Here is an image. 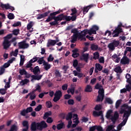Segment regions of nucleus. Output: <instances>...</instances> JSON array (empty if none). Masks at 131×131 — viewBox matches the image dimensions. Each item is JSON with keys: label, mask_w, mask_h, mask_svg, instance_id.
Returning <instances> with one entry per match:
<instances>
[{"label": "nucleus", "mask_w": 131, "mask_h": 131, "mask_svg": "<svg viewBox=\"0 0 131 131\" xmlns=\"http://www.w3.org/2000/svg\"><path fill=\"white\" fill-rule=\"evenodd\" d=\"M99 58H100V54L99 53V52H96L93 54L94 60H98V59H99Z\"/></svg>", "instance_id": "c85d7f7f"}, {"label": "nucleus", "mask_w": 131, "mask_h": 131, "mask_svg": "<svg viewBox=\"0 0 131 131\" xmlns=\"http://www.w3.org/2000/svg\"><path fill=\"white\" fill-rule=\"evenodd\" d=\"M3 46L4 50H8V49H9V48H10L11 46V44H10V41H9V40H7V39H4Z\"/></svg>", "instance_id": "2eb2a0df"}, {"label": "nucleus", "mask_w": 131, "mask_h": 131, "mask_svg": "<svg viewBox=\"0 0 131 131\" xmlns=\"http://www.w3.org/2000/svg\"><path fill=\"white\" fill-rule=\"evenodd\" d=\"M45 59H43V57H40L39 58V59L37 61V63L39 64L40 65H41V64L45 62Z\"/></svg>", "instance_id": "de8ad7c7"}, {"label": "nucleus", "mask_w": 131, "mask_h": 131, "mask_svg": "<svg viewBox=\"0 0 131 131\" xmlns=\"http://www.w3.org/2000/svg\"><path fill=\"white\" fill-rule=\"evenodd\" d=\"M78 65V60L77 59H75L73 63V66L74 68H76V67Z\"/></svg>", "instance_id": "4d7b16f0"}, {"label": "nucleus", "mask_w": 131, "mask_h": 131, "mask_svg": "<svg viewBox=\"0 0 131 131\" xmlns=\"http://www.w3.org/2000/svg\"><path fill=\"white\" fill-rule=\"evenodd\" d=\"M31 72L33 73L35 75H36L39 72L40 73V70L39 69V67L38 66L35 67L33 70H31Z\"/></svg>", "instance_id": "412c9836"}, {"label": "nucleus", "mask_w": 131, "mask_h": 131, "mask_svg": "<svg viewBox=\"0 0 131 131\" xmlns=\"http://www.w3.org/2000/svg\"><path fill=\"white\" fill-rule=\"evenodd\" d=\"M42 108V105L41 104H39L35 108V111L36 112H39L41 109Z\"/></svg>", "instance_id": "8fccbe9b"}, {"label": "nucleus", "mask_w": 131, "mask_h": 131, "mask_svg": "<svg viewBox=\"0 0 131 131\" xmlns=\"http://www.w3.org/2000/svg\"><path fill=\"white\" fill-rule=\"evenodd\" d=\"M29 82V80L27 79H25L24 80H22L20 81V84L21 85H24L25 84H27V83Z\"/></svg>", "instance_id": "37998d69"}, {"label": "nucleus", "mask_w": 131, "mask_h": 131, "mask_svg": "<svg viewBox=\"0 0 131 131\" xmlns=\"http://www.w3.org/2000/svg\"><path fill=\"white\" fill-rule=\"evenodd\" d=\"M18 47L19 49H28L29 48V44L26 43V41H23L18 42Z\"/></svg>", "instance_id": "1a4fd4ad"}, {"label": "nucleus", "mask_w": 131, "mask_h": 131, "mask_svg": "<svg viewBox=\"0 0 131 131\" xmlns=\"http://www.w3.org/2000/svg\"><path fill=\"white\" fill-rule=\"evenodd\" d=\"M18 130V127L17 125L13 124L10 127L9 131H17Z\"/></svg>", "instance_id": "58836bf2"}, {"label": "nucleus", "mask_w": 131, "mask_h": 131, "mask_svg": "<svg viewBox=\"0 0 131 131\" xmlns=\"http://www.w3.org/2000/svg\"><path fill=\"white\" fill-rule=\"evenodd\" d=\"M95 68L98 70V71H102L103 69V66H101L100 63H96Z\"/></svg>", "instance_id": "4c0bfd02"}, {"label": "nucleus", "mask_w": 131, "mask_h": 131, "mask_svg": "<svg viewBox=\"0 0 131 131\" xmlns=\"http://www.w3.org/2000/svg\"><path fill=\"white\" fill-rule=\"evenodd\" d=\"M90 35L92 34H97V31L94 30V29L91 28L90 30L86 31Z\"/></svg>", "instance_id": "cd10ccee"}, {"label": "nucleus", "mask_w": 131, "mask_h": 131, "mask_svg": "<svg viewBox=\"0 0 131 131\" xmlns=\"http://www.w3.org/2000/svg\"><path fill=\"white\" fill-rule=\"evenodd\" d=\"M96 129L98 131H104V130H103V127L101 126L96 125Z\"/></svg>", "instance_id": "774afa93"}, {"label": "nucleus", "mask_w": 131, "mask_h": 131, "mask_svg": "<svg viewBox=\"0 0 131 131\" xmlns=\"http://www.w3.org/2000/svg\"><path fill=\"white\" fill-rule=\"evenodd\" d=\"M75 88H76V85L74 84H72L71 85V88H69L67 90L68 94H71V95H74V92H75Z\"/></svg>", "instance_id": "ddd939ff"}, {"label": "nucleus", "mask_w": 131, "mask_h": 131, "mask_svg": "<svg viewBox=\"0 0 131 131\" xmlns=\"http://www.w3.org/2000/svg\"><path fill=\"white\" fill-rule=\"evenodd\" d=\"M74 116L76 117L75 121H73L74 123H76V124H78L79 123V120H78L77 114H74Z\"/></svg>", "instance_id": "49530a36"}, {"label": "nucleus", "mask_w": 131, "mask_h": 131, "mask_svg": "<svg viewBox=\"0 0 131 131\" xmlns=\"http://www.w3.org/2000/svg\"><path fill=\"white\" fill-rule=\"evenodd\" d=\"M78 38V36L77 34H74L72 36V39L71 40V42H72V43H74L76 42V41H77Z\"/></svg>", "instance_id": "aec40b11"}, {"label": "nucleus", "mask_w": 131, "mask_h": 131, "mask_svg": "<svg viewBox=\"0 0 131 131\" xmlns=\"http://www.w3.org/2000/svg\"><path fill=\"white\" fill-rule=\"evenodd\" d=\"M48 62H52V61H54V57H53L52 54H50L48 59H47Z\"/></svg>", "instance_id": "603ef678"}, {"label": "nucleus", "mask_w": 131, "mask_h": 131, "mask_svg": "<svg viewBox=\"0 0 131 131\" xmlns=\"http://www.w3.org/2000/svg\"><path fill=\"white\" fill-rule=\"evenodd\" d=\"M125 88H124L123 89H121L120 90V93H126V92H130L131 91V85L127 84L125 85Z\"/></svg>", "instance_id": "dca6fc26"}, {"label": "nucleus", "mask_w": 131, "mask_h": 131, "mask_svg": "<svg viewBox=\"0 0 131 131\" xmlns=\"http://www.w3.org/2000/svg\"><path fill=\"white\" fill-rule=\"evenodd\" d=\"M71 11L72 12V13L71 14V16H73V15H75V14H76V13H77V10H76V8H75L72 9Z\"/></svg>", "instance_id": "0e129e2a"}, {"label": "nucleus", "mask_w": 131, "mask_h": 131, "mask_svg": "<svg viewBox=\"0 0 131 131\" xmlns=\"http://www.w3.org/2000/svg\"><path fill=\"white\" fill-rule=\"evenodd\" d=\"M120 63L122 65H128L129 64V58H128L127 56H123L121 59Z\"/></svg>", "instance_id": "9b49d317"}, {"label": "nucleus", "mask_w": 131, "mask_h": 131, "mask_svg": "<svg viewBox=\"0 0 131 131\" xmlns=\"http://www.w3.org/2000/svg\"><path fill=\"white\" fill-rule=\"evenodd\" d=\"M99 63L104 64V63H105V59L104 58V57L101 56L99 58L98 60Z\"/></svg>", "instance_id": "052dcab7"}, {"label": "nucleus", "mask_w": 131, "mask_h": 131, "mask_svg": "<svg viewBox=\"0 0 131 131\" xmlns=\"http://www.w3.org/2000/svg\"><path fill=\"white\" fill-rule=\"evenodd\" d=\"M115 72L116 73H122V69L120 66H118L114 69Z\"/></svg>", "instance_id": "bb28decb"}, {"label": "nucleus", "mask_w": 131, "mask_h": 131, "mask_svg": "<svg viewBox=\"0 0 131 131\" xmlns=\"http://www.w3.org/2000/svg\"><path fill=\"white\" fill-rule=\"evenodd\" d=\"M32 26H33V22L32 21H30L27 25V28L28 30H29V32H32V31H33V29L31 30V28H32Z\"/></svg>", "instance_id": "b1692460"}, {"label": "nucleus", "mask_w": 131, "mask_h": 131, "mask_svg": "<svg viewBox=\"0 0 131 131\" xmlns=\"http://www.w3.org/2000/svg\"><path fill=\"white\" fill-rule=\"evenodd\" d=\"M51 115H52V112L49 111L48 112H46L45 113L43 118V119H47V118H48L49 116H51Z\"/></svg>", "instance_id": "f704fd0d"}, {"label": "nucleus", "mask_w": 131, "mask_h": 131, "mask_svg": "<svg viewBox=\"0 0 131 131\" xmlns=\"http://www.w3.org/2000/svg\"><path fill=\"white\" fill-rule=\"evenodd\" d=\"M63 126L64 123H60L57 125L56 128L58 129V130H60V129H62V128H63Z\"/></svg>", "instance_id": "79ce46f5"}, {"label": "nucleus", "mask_w": 131, "mask_h": 131, "mask_svg": "<svg viewBox=\"0 0 131 131\" xmlns=\"http://www.w3.org/2000/svg\"><path fill=\"white\" fill-rule=\"evenodd\" d=\"M130 77H131L130 74L128 73L126 74L125 76L127 79V82H128V84H129L130 85H131Z\"/></svg>", "instance_id": "72a5a7b5"}, {"label": "nucleus", "mask_w": 131, "mask_h": 131, "mask_svg": "<svg viewBox=\"0 0 131 131\" xmlns=\"http://www.w3.org/2000/svg\"><path fill=\"white\" fill-rule=\"evenodd\" d=\"M93 7H94V5L91 4L89 6L84 7L83 9V11L86 12V13H88L89 12V10H90V9L93 8Z\"/></svg>", "instance_id": "a878e982"}, {"label": "nucleus", "mask_w": 131, "mask_h": 131, "mask_svg": "<svg viewBox=\"0 0 131 131\" xmlns=\"http://www.w3.org/2000/svg\"><path fill=\"white\" fill-rule=\"evenodd\" d=\"M104 89L101 88L98 91V95L97 96L96 102H102L103 100H104Z\"/></svg>", "instance_id": "7ed1b4c3"}, {"label": "nucleus", "mask_w": 131, "mask_h": 131, "mask_svg": "<svg viewBox=\"0 0 131 131\" xmlns=\"http://www.w3.org/2000/svg\"><path fill=\"white\" fill-rule=\"evenodd\" d=\"M76 17H77L76 15L70 16L65 15H64V14H63L62 19L63 20H66V21H71V20L73 21L76 20Z\"/></svg>", "instance_id": "423d86ee"}, {"label": "nucleus", "mask_w": 131, "mask_h": 131, "mask_svg": "<svg viewBox=\"0 0 131 131\" xmlns=\"http://www.w3.org/2000/svg\"><path fill=\"white\" fill-rule=\"evenodd\" d=\"M68 89V84L67 83L63 84L61 86V89L62 90V91H67Z\"/></svg>", "instance_id": "3c124183"}, {"label": "nucleus", "mask_w": 131, "mask_h": 131, "mask_svg": "<svg viewBox=\"0 0 131 131\" xmlns=\"http://www.w3.org/2000/svg\"><path fill=\"white\" fill-rule=\"evenodd\" d=\"M95 89L96 90H101V89H103V86L99 84V83H97L95 86Z\"/></svg>", "instance_id": "a18cd8bd"}, {"label": "nucleus", "mask_w": 131, "mask_h": 131, "mask_svg": "<svg viewBox=\"0 0 131 131\" xmlns=\"http://www.w3.org/2000/svg\"><path fill=\"white\" fill-rule=\"evenodd\" d=\"M86 31L84 30L81 32H79L77 34L78 39H81V40H83L85 41L86 38H85V35H86Z\"/></svg>", "instance_id": "39448f33"}, {"label": "nucleus", "mask_w": 131, "mask_h": 131, "mask_svg": "<svg viewBox=\"0 0 131 131\" xmlns=\"http://www.w3.org/2000/svg\"><path fill=\"white\" fill-rule=\"evenodd\" d=\"M23 125L26 128H24L23 129H28L29 128V125H28V121H24L23 122Z\"/></svg>", "instance_id": "473e14b6"}, {"label": "nucleus", "mask_w": 131, "mask_h": 131, "mask_svg": "<svg viewBox=\"0 0 131 131\" xmlns=\"http://www.w3.org/2000/svg\"><path fill=\"white\" fill-rule=\"evenodd\" d=\"M94 109L96 110V111H100V110L102 109V106H101V105L100 104H97Z\"/></svg>", "instance_id": "864d4df0"}, {"label": "nucleus", "mask_w": 131, "mask_h": 131, "mask_svg": "<svg viewBox=\"0 0 131 131\" xmlns=\"http://www.w3.org/2000/svg\"><path fill=\"white\" fill-rule=\"evenodd\" d=\"M46 106H47V108H52V107H53L52 102L50 101L46 102Z\"/></svg>", "instance_id": "bf43d9fd"}, {"label": "nucleus", "mask_w": 131, "mask_h": 131, "mask_svg": "<svg viewBox=\"0 0 131 131\" xmlns=\"http://www.w3.org/2000/svg\"><path fill=\"white\" fill-rule=\"evenodd\" d=\"M98 48H99V46H98V45H97L92 43L91 45V49L92 51H97Z\"/></svg>", "instance_id": "7c9ffc66"}, {"label": "nucleus", "mask_w": 131, "mask_h": 131, "mask_svg": "<svg viewBox=\"0 0 131 131\" xmlns=\"http://www.w3.org/2000/svg\"><path fill=\"white\" fill-rule=\"evenodd\" d=\"M26 111H27V113H30V112H32V111H33V108L32 107L30 106L26 109Z\"/></svg>", "instance_id": "680f3d73"}, {"label": "nucleus", "mask_w": 131, "mask_h": 131, "mask_svg": "<svg viewBox=\"0 0 131 131\" xmlns=\"http://www.w3.org/2000/svg\"><path fill=\"white\" fill-rule=\"evenodd\" d=\"M37 127H39V130H41L43 128H47L48 127V124L45 121H42L40 123H37Z\"/></svg>", "instance_id": "6e6552de"}, {"label": "nucleus", "mask_w": 131, "mask_h": 131, "mask_svg": "<svg viewBox=\"0 0 131 131\" xmlns=\"http://www.w3.org/2000/svg\"><path fill=\"white\" fill-rule=\"evenodd\" d=\"M38 60V58H37V57L33 58V59H31L28 63H27V65L26 66V68H30L32 66V63H35V62H36Z\"/></svg>", "instance_id": "f8f14e48"}, {"label": "nucleus", "mask_w": 131, "mask_h": 131, "mask_svg": "<svg viewBox=\"0 0 131 131\" xmlns=\"http://www.w3.org/2000/svg\"><path fill=\"white\" fill-rule=\"evenodd\" d=\"M62 91L61 90H57L54 94V97L53 99V102H58L62 98Z\"/></svg>", "instance_id": "20e7f679"}, {"label": "nucleus", "mask_w": 131, "mask_h": 131, "mask_svg": "<svg viewBox=\"0 0 131 131\" xmlns=\"http://www.w3.org/2000/svg\"><path fill=\"white\" fill-rule=\"evenodd\" d=\"M27 72L26 71V70H25V69H24L20 70L19 71V73L20 74V75H25Z\"/></svg>", "instance_id": "09e8293b"}, {"label": "nucleus", "mask_w": 131, "mask_h": 131, "mask_svg": "<svg viewBox=\"0 0 131 131\" xmlns=\"http://www.w3.org/2000/svg\"><path fill=\"white\" fill-rule=\"evenodd\" d=\"M119 118V114L117 111L115 112L114 116H112L111 118V120L112 121H116Z\"/></svg>", "instance_id": "a211bd4d"}, {"label": "nucleus", "mask_w": 131, "mask_h": 131, "mask_svg": "<svg viewBox=\"0 0 131 131\" xmlns=\"http://www.w3.org/2000/svg\"><path fill=\"white\" fill-rule=\"evenodd\" d=\"M120 114H123V118H124L125 117H129L130 114H131V109L129 108V111H126L125 109H121L120 111Z\"/></svg>", "instance_id": "0eeeda50"}, {"label": "nucleus", "mask_w": 131, "mask_h": 131, "mask_svg": "<svg viewBox=\"0 0 131 131\" xmlns=\"http://www.w3.org/2000/svg\"><path fill=\"white\" fill-rule=\"evenodd\" d=\"M113 112V111L111 110H110L107 111L106 115V117L107 119H109L110 117H111V114Z\"/></svg>", "instance_id": "a19ab883"}, {"label": "nucleus", "mask_w": 131, "mask_h": 131, "mask_svg": "<svg viewBox=\"0 0 131 131\" xmlns=\"http://www.w3.org/2000/svg\"><path fill=\"white\" fill-rule=\"evenodd\" d=\"M120 104H121V100H118L116 102V108L118 109L120 106Z\"/></svg>", "instance_id": "6e6d98bb"}, {"label": "nucleus", "mask_w": 131, "mask_h": 131, "mask_svg": "<svg viewBox=\"0 0 131 131\" xmlns=\"http://www.w3.org/2000/svg\"><path fill=\"white\" fill-rule=\"evenodd\" d=\"M9 4H4L3 3H1L0 7L2 8V9H5V10H9Z\"/></svg>", "instance_id": "2f4dec72"}, {"label": "nucleus", "mask_w": 131, "mask_h": 131, "mask_svg": "<svg viewBox=\"0 0 131 131\" xmlns=\"http://www.w3.org/2000/svg\"><path fill=\"white\" fill-rule=\"evenodd\" d=\"M50 13V11H48L43 14H39L37 17V19L38 20H40V19H42V18H46V17H48L49 14Z\"/></svg>", "instance_id": "4468645a"}, {"label": "nucleus", "mask_w": 131, "mask_h": 131, "mask_svg": "<svg viewBox=\"0 0 131 131\" xmlns=\"http://www.w3.org/2000/svg\"><path fill=\"white\" fill-rule=\"evenodd\" d=\"M37 123L33 122L31 125V129L32 131H35L37 129Z\"/></svg>", "instance_id": "4be33fe9"}, {"label": "nucleus", "mask_w": 131, "mask_h": 131, "mask_svg": "<svg viewBox=\"0 0 131 131\" xmlns=\"http://www.w3.org/2000/svg\"><path fill=\"white\" fill-rule=\"evenodd\" d=\"M66 120H71L72 119V113L70 112L68 113V115H67L66 117Z\"/></svg>", "instance_id": "ea45409f"}, {"label": "nucleus", "mask_w": 131, "mask_h": 131, "mask_svg": "<svg viewBox=\"0 0 131 131\" xmlns=\"http://www.w3.org/2000/svg\"><path fill=\"white\" fill-rule=\"evenodd\" d=\"M105 102L107 103V104H113V101L111 100L110 98H105Z\"/></svg>", "instance_id": "5fc2aeb1"}, {"label": "nucleus", "mask_w": 131, "mask_h": 131, "mask_svg": "<svg viewBox=\"0 0 131 131\" xmlns=\"http://www.w3.org/2000/svg\"><path fill=\"white\" fill-rule=\"evenodd\" d=\"M54 21H52L50 23V24L51 25V26H56V25H58L59 24L58 21H62L63 20V18H56L55 19H53Z\"/></svg>", "instance_id": "f3484780"}, {"label": "nucleus", "mask_w": 131, "mask_h": 131, "mask_svg": "<svg viewBox=\"0 0 131 131\" xmlns=\"http://www.w3.org/2000/svg\"><path fill=\"white\" fill-rule=\"evenodd\" d=\"M20 30L19 29H14L12 32L14 35H18L19 34Z\"/></svg>", "instance_id": "e2e57ef3"}, {"label": "nucleus", "mask_w": 131, "mask_h": 131, "mask_svg": "<svg viewBox=\"0 0 131 131\" xmlns=\"http://www.w3.org/2000/svg\"><path fill=\"white\" fill-rule=\"evenodd\" d=\"M7 90L5 89H0V94L1 95H6Z\"/></svg>", "instance_id": "338daca9"}, {"label": "nucleus", "mask_w": 131, "mask_h": 131, "mask_svg": "<svg viewBox=\"0 0 131 131\" xmlns=\"http://www.w3.org/2000/svg\"><path fill=\"white\" fill-rule=\"evenodd\" d=\"M56 45V40H50L48 41L47 43V47L48 48H50L51 46H54Z\"/></svg>", "instance_id": "393cba45"}, {"label": "nucleus", "mask_w": 131, "mask_h": 131, "mask_svg": "<svg viewBox=\"0 0 131 131\" xmlns=\"http://www.w3.org/2000/svg\"><path fill=\"white\" fill-rule=\"evenodd\" d=\"M89 53H83L80 57V59L81 61H84L86 63L89 62Z\"/></svg>", "instance_id": "9d476101"}, {"label": "nucleus", "mask_w": 131, "mask_h": 131, "mask_svg": "<svg viewBox=\"0 0 131 131\" xmlns=\"http://www.w3.org/2000/svg\"><path fill=\"white\" fill-rule=\"evenodd\" d=\"M120 43V42H119V40L114 39L111 41V42L108 45L107 47L111 51H114L115 48H117Z\"/></svg>", "instance_id": "f03ea898"}, {"label": "nucleus", "mask_w": 131, "mask_h": 131, "mask_svg": "<svg viewBox=\"0 0 131 131\" xmlns=\"http://www.w3.org/2000/svg\"><path fill=\"white\" fill-rule=\"evenodd\" d=\"M93 91V89L92 88V86L90 85H87L85 89V92L86 93H91Z\"/></svg>", "instance_id": "c9c22d12"}, {"label": "nucleus", "mask_w": 131, "mask_h": 131, "mask_svg": "<svg viewBox=\"0 0 131 131\" xmlns=\"http://www.w3.org/2000/svg\"><path fill=\"white\" fill-rule=\"evenodd\" d=\"M43 65L44 66V69L47 71H48V70L51 68V64L47 62L44 61L43 62Z\"/></svg>", "instance_id": "5701e85b"}, {"label": "nucleus", "mask_w": 131, "mask_h": 131, "mask_svg": "<svg viewBox=\"0 0 131 131\" xmlns=\"http://www.w3.org/2000/svg\"><path fill=\"white\" fill-rule=\"evenodd\" d=\"M102 114H103V113L102 112V111H100L99 112L96 111L93 112V115L95 117H96V116H101Z\"/></svg>", "instance_id": "e433bc0d"}, {"label": "nucleus", "mask_w": 131, "mask_h": 131, "mask_svg": "<svg viewBox=\"0 0 131 131\" xmlns=\"http://www.w3.org/2000/svg\"><path fill=\"white\" fill-rule=\"evenodd\" d=\"M8 18L9 20H13V19H15V16L14 15V14L10 13L8 15Z\"/></svg>", "instance_id": "c03bdc74"}, {"label": "nucleus", "mask_w": 131, "mask_h": 131, "mask_svg": "<svg viewBox=\"0 0 131 131\" xmlns=\"http://www.w3.org/2000/svg\"><path fill=\"white\" fill-rule=\"evenodd\" d=\"M60 13H63V10H60V9L57 11L50 14L49 16L46 20L45 22H50L52 21V20H54L55 19H60L63 18V13H61L58 15L57 16H56V15H58V14H60Z\"/></svg>", "instance_id": "f257e3e1"}, {"label": "nucleus", "mask_w": 131, "mask_h": 131, "mask_svg": "<svg viewBox=\"0 0 131 131\" xmlns=\"http://www.w3.org/2000/svg\"><path fill=\"white\" fill-rule=\"evenodd\" d=\"M75 98L78 102H80V101H81V93H80V94L77 96Z\"/></svg>", "instance_id": "69168bd1"}, {"label": "nucleus", "mask_w": 131, "mask_h": 131, "mask_svg": "<svg viewBox=\"0 0 131 131\" xmlns=\"http://www.w3.org/2000/svg\"><path fill=\"white\" fill-rule=\"evenodd\" d=\"M78 52V49H75L74 50H72V56L73 58H77L78 57H79V53H77Z\"/></svg>", "instance_id": "6ab92c4d"}, {"label": "nucleus", "mask_w": 131, "mask_h": 131, "mask_svg": "<svg viewBox=\"0 0 131 131\" xmlns=\"http://www.w3.org/2000/svg\"><path fill=\"white\" fill-rule=\"evenodd\" d=\"M128 117H125L124 118V119L123 120V121L121 122V123H120V124L122 126H124L125 124H126V122H127V120L128 119Z\"/></svg>", "instance_id": "c756f323"}, {"label": "nucleus", "mask_w": 131, "mask_h": 131, "mask_svg": "<svg viewBox=\"0 0 131 131\" xmlns=\"http://www.w3.org/2000/svg\"><path fill=\"white\" fill-rule=\"evenodd\" d=\"M114 32H117L119 34V33H121V32H122V29L121 28H117L114 30Z\"/></svg>", "instance_id": "13d9d810"}]
</instances>
